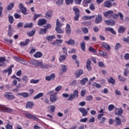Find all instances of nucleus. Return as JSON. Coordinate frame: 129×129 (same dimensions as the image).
<instances>
[{"mask_svg":"<svg viewBox=\"0 0 129 129\" xmlns=\"http://www.w3.org/2000/svg\"><path fill=\"white\" fill-rule=\"evenodd\" d=\"M0 111L7 112L8 113H14V110L12 108L7 107L4 105H0Z\"/></svg>","mask_w":129,"mask_h":129,"instance_id":"nucleus-1","label":"nucleus"},{"mask_svg":"<svg viewBox=\"0 0 129 129\" xmlns=\"http://www.w3.org/2000/svg\"><path fill=\"white\" fill-rule=\"evenodd\" d=\"M74 98H78V90H75L73 94H70L68 100L72 101Z\"/></svg>","mask_w":129,"mask_h":129,"instance_id":"nucleus-2","label":"nucleus"},{"mask_svg":"<svg viewBox=\"0 0 129 129\" xmlns=\"http://www.w3.org/2000/svg\"><path fill=\"white\" fill-rule=\"evenodd\" d=\"M4 97L7 98V99H9V100H14L16 97L14 95L12 94V93L6 92L4 94Z\"/></svg>","mask_w":129,"mask_h":129,"instance_id":"nucleus-3","label":"nucleus"},{"mask_svg":"<svg viewBox=\"0 0 129 129\" xmlns=\"http://www.w3.org/2000/svg\"><path fill=\"white\" fill-rule=\"evenodd\" d=\"M73 11L75 13V17H74L75 21H77L79 19V17H80V14L79 13V9L76 7H74L73 8Z\"/></svg>","mask_w":129,"mask_h":129,"instance_id":"nucleus-4","label":"nucleus"},{"mask_svg":"<svg viewBox=\"0 0 129 129\" xmlns=\"http://www.w3.org/2000/svg\"><path fill=\"white\" fill-rule=\"evenodd\" d=\"M57 93H54L52 95H50V102H56L58 100V97L56 96Z\"/></svg>","mask_w":129,"mask_h":129,"instance_id":"nucleus-5","label":"nucleus"},{"mask_svg":"<svg viewBox=\"0 0 129 129\" xmlns=\"http://www.w3.org/2000/svg\"><path fill=\"white\" fill-rule=\"evenodd\" d=\"M24 115L27 117V118H30V119H34V120H37L38 118L37 117L34 116V115H32L30 113H25Z\"/></svg>","mask_w":129,"mask_h":129,"instance_id":"nucleus-6","label":"nucleus"},{"mask_svg":"<svg viewBox=\"0 0 129 129\" xmlns=\"http://www.w3.org/2000/svg\"><path fill=\"white\" fill-rule=\"evenodd\" d=\"M102 16L101 15L99 14L96 16L95 20V24H100L101 22H102Z\"/></svg>","mask_w":129,"mask_h":129,"instance_id":"nucleus-7","label":"nucleus"},{"mask_svg":"<svg viewBox=\"0 0 129 129\" xmlns=\"http://www.w3.org/2000/svg\"><path fill=\"white\" fill-rule=\"evenodd\" d=\"M12 68H14V64L10 66L8 69L3 71V73H7L8 72V75H11L12 72H13Z\"/></svg>","mask_w":129,"mask_h":129,"instance_id":"nucleus-8","label":"nucleus"},{"mask_svg":"<svg viewBox=\"0 0 129 129\" xmlns=\"http://www.w3.org/2000/svg\"><path fill=\"white\" fill-rule=\"evenodd\" d=\"M52 16H53V11L49 10L46 13L45 17L46 19L50 20L52 18Z\"/></svg>","mask_w":129,"mask_h":129,"instance_id":"nucleus-9","label":"nucleus"},{"mask_svg":"<svg viewBox=\"0 0 129 129\" xmlns=\"http://www.w3.org/2000/svg\"><path fill=\"white\" fill-rule=\"evenodd\" d=\"M78 110L82 113L83 116H86L87 115V113L88 112L86 110V109L84 108H78Z\"/></svg>","mask_w":129,"mask_h":129,"instance_id":"nucleus-10","label":"nucleus"},{"mask_svg":"<svg viewBox=\"0 0 129 129\" xmlns=\"http://www.w3.org/2000/svg\"><path fill=\"white\" fill-rule=\"evenodd\" d=\"M123 113V110L121 107L116 109V111H115V115H121Z\"/></svg>","mask_w":129,"mask_h":129,"instance_id":"nucleus-11","label":"nucleus"},{"mask_svg":"<svg viewBox=\"0 0 129 129\" xmlns=\"http://www.w3.org/2000/svg\"><path fill=\"white\" fill-rule=\"evenodd\" d=\"M30 64L31 65H34V66H39V64H41L40 61L35 60L34 59H31L30 62Z\"/></svg>","mask_w":129,"mask_h":129,"instance_id":"nucleus-12","label":"nucleus"},{"mask_svg":"<svg viewBox=\"0 0 129 129\" xmlns=\"http://www.w3.org/2000/svg\"><path fill=\"white\" fill-rule=\"evenodd\" d=\"M54 79H55V74H51L50 75L45 77L46 81H51V80H54Z\"/></svg>","mask_w":129,"mask_h":129,"instance_id":"nucleus-13","label":"nucleus"},{"mask_svg":"<svg viewBox=\"0 0 129 129\" xmlns=\"http://www.w3.org/2000/svg\"><path fill=\"white\" fill-rule=\"evenodd\" d=\"M66 33L68 35H70L71 34V27L70 26V24L68 23L66 25Z\"/></svg>","mask_w":129,"mask_h":129,"instance_id":"nucleus-14","label":"nucleus"},{"mask_svg":"<svg viewBox=\"0 0 129 129\" xmlns=\"http://www.w3.org/2000/svg\"><path fill=\"white\" fill-rule=\"evenodd\" d=\"M6 57H0V66L3 67L6 66Z\"/></svg>","mask_w":129,"mask_h":129,"instance_id":"nucleus-15","label":"nucleus"},{"mask_svg":"<svg viewBox=\"0 0 129 129\" xmlns=\"http://www.w3.org/2000/svg\"><path fill=\"white\" fill-rule=\"evenodd\" d=\"M34 106V102L32 101H28L27 102L26 105L25 106L26 108H33Z\"/></svg>","mask_w":129,"mask_h":129,"instance_id":"nucleus-16","label":"nucleus"},{"mask_svg":"<svg viewBox=\"0 0 129 129\" xmlns=\"http://www.w3.org/2000/svg\"><path fill=\"white\" fill-rule=\"evenodd\" d=\"M105 23L108 26H114L115 25V21L112 20H105Z\"/></svg>","mask_w":129,"mask_h":129,"instance_id":"nucleus-17","label":"nucleus"},{"mask_svg":"<svg viewBox=\"0 0 129 129\" xmlns=\"http://www.w3.org/2000/svg\"><path fill=\"white\" fill-rule=\"evenodd\" d=\"M126 29L125 28V27H124V26H119L118 29V32L119 34H123V33H124V32H125Z\"/></svg>","mask_w":129,"mask_h":129,"instance_id":"nucleus-18","label":"nucleus"},{"mask_svg":"<svg viewBox=\"0 0 129 129\" xmlns=\"http://www.w3.org/2000/svg\"><path fill=\"white\" fill-rule=\"evenodd\" d=\"M46 23H47V20L46 19H41L38 21V26H43V25H45V24H46Z\"/></svg>","mask_w":129,"mask_h":129,"instance_id":"nucleus-19","label":"nucleus"},{"mask_svg":"<svg viewBox=\"0 0 129 129\" xmlns=\"http://www.w3.org/2000/svg\"><path fill=\"white\" fill-rule=\"evenodd\" d=\"M102 46L106 49V50H109L111 49V47L109 46V44L106 42H102Z\"/></svg>","mask_w":129,"mask_h":129,"instance_id":"nucleus-20","label":"nucleus"},{"mask_svg":"<svg viewBox=\"0 0 129 129\" xmlns=\"http://www.w3.org/2000/svg\"><path fill=\"white\" fill-rule=\"evenodd\" d=\"M17 95L22 96L23 97H24V98H27V97H29V94L27 92H23V93H18L17 94Z\"/></svg>","mask_w":129,"mask_h":129,"instance_id":"nucleus-21","label":"nucleus"},{"mask_svg":"<svg viewBox=\"0 0 129 129\" xmlns=\"http://www.w3.org/2000/svg\"><path fill=\"white\" fill-rule=\"evenodd\" d=\"M90 65H91V61L90 60V59H88L87 60L86 67H87V70H88V71H91V70H92L91 67H90Z\"/></svg>","mask_w":129,"mask_h":129,"instance_id":"nucleus-22","label":"nucleus"},{"mask_svg":"<svg viewBox=\"0 0 129 129\" xmlns=\"http://www.w3.org/2000/svg\"><path fill=\"white\" fill-rule=\"evenodd\" d=\"M39 63H41L39 64V66H40L42 69H48L49 67V64H43V61H40Z\"/></svg>","mask_w":129,"mask_h":129,"instance_id":"nucleus-23","label":"nucleus"},{"mask_svg":"<svg viewBox=\"0 0 129 129\" xmlns=\"http://www.w3.org/2000/svg\"><path fill=\"white\" fill-rule=\"evenodd\" d=\"M43 56V53L40 51L36 52L34 55V58H41Z\"/></svg>","mask_w":129,"mask_h":129,"instance_id":"nucleus-24","label":"nucleus"},{"mask_svg":"<svg viewBox=\"0 0 129 129\" xmlns=\"http://www.w3.org/2000/svg\"><path fill=\"white\" fill-rule=\"evenodd\" d=\"M45 39L47 41L51 42L53 41V39H56V36L55 35L47 36L46 37Z\"/></svg>","mask_w":129,"mask_h":129,"instance_id":"nucleus-25","label":"nucleus"},{"mask_svg":"<svg viewBox=\"0 0 129 129\" xmlns=\"http://www.w3.org/2000/svg\"><path fill=\"white\" fill-rule=\"evenodd\" d=\"M43 96L44 93H39L38 94H37L33 97V99H34L35 100H36V99H39V98H41V97H42Z\"/></svg>","mask_w":129,"mask_h":129,"instance_id":"nucleus-26","label":"nucleus"},{"mask_svg":"<svg viewBox=\"0 0 129 129\" xmlns=\"http://www.w3.org/2000/svg\"><path fill=\"white\" fill-rule=\"evenodd\" d=\"M104 7L105 8H111L112 5H111V2L110 1H106L104 3Z\"/></svg>","mask_w":129,"mask_h":129,"instance_id":"nucleus-27","label":"nucleus"},{"mask_svg":"<svg viewBox=\"0 0 129 129\" xmlns=\"http://www.w3.org/2000/svg\"><path fill=\"white\" fill-rule=\"evenodd\" d=\"M112 14H113V11L110 10L107 12H105L104 13V17H108V16H111V15H112Z\"/></svg>","mask_w":129,"mask_h":129,"instance_id":"nucleus-28","label":"nucleus"},{"mask_svg":"<svg viewBox=\"0 0 129 129\" xmlns=\"http://www.w3.org/2000/svg\"><path fill=\"white\" fill-rule=\"evenodd\" d=\"M105 31H107V32H110L111 33H112V34H113V35L115 34V31H114V29H113V28L111 27L106 28Z\"/></svg>","mask_w":129,"mask_h":129,"instance_id":"nucleus-29","label":"nucleus"},{"mask_svg":"<svg viewBox=\"0 0 129 129\" xmlns=\"http://www.w3.org/2000/svg\"><path fill=\"white\" fill-rule=\"evenodd\" d=\"M83 74V71L82 70H79L76 73V75L77 77L79 78Z\"/></svg>","mask_w":129,"mask_h":129,"instance_id":"nucleus-30","label":"nucleus"},{"mask_svg":"<svg viewBox=\"0 0 129 129\" xmlns=\"http://www.w3.org/2000/svg\"><path fill=\"white\" fill-rule=\"evenodd\" d=\"M99 54L100 56H102L103 57H107V52H104L102 50H100L99 51Z\"/></svg>","mask_w":129,"mask_h":129,"instance_id":"nucleus-31","label":"nucleus"},{"mask_svg":"<svg viewBox=\"0 0 129 129\" xmlns=\"http://www.w3.org/2000/svg\"><path fill=\"white\" fill-rule=\"evenodd\" d=\"M107 81L108 83H110V84L113 85V84H114V82H115V80L114 79H113L112 77H110L107 80Z\"/></svg>","mask_w":129,"mask_h":129,"instance_id":"nucleus-32","label":"nucleus"},{"mask_svg":"<svg viewBox=\"0 0 129 129\" xmlns=\"http://www.w3.org/2000/svg\"><path fill=\"white\" fill-rule=\"evenodd\" d=\"M87 81H88V78H85L81 80V84H82V85H85Z\"/></svg>","mask_w":129,"mask_h":129,"instance_id":"nucleus-33","label":"nucleus"},{"mask_svg":"<svg viewBox=\"0 0 129 129\" xmlns=\"http://www.w3.org/2000/svg\"><path fill=\"white\" fill-rule=\"evenodd\" d=\"M55 31L58 34H63V33H64V31H62V29H61V28H60V27H56Z\"/></svg>","mask_w":129,"mask_h":129,"instance_id":"nucleus-34","label":"nucleus"},{"mask_svg":"<svg viewBox=\"0 0 129 129\" xmlns=\"http://www.w3.org/2000/svg\"><path fill=\"white\" fill-rule=\"evenodd\" d=\"M33 27V23H26L24 25V29H27V28H32Z\"/></svg>","mask_w":129,"mask_h":129,"instance_id":"nucleus-35","label":"nucleus"},{"mask_svg":"<svg viewBox=\"0 0 129 129\" xmlns=\"http://www.w3.org/2000/svg\"><path fill=\"white\" fill-rule=\"evenodd\" d=\"M66 44H68V45H74L75 44V41L73 40V39H70L68 41L66 42Z\"/></svg>","mask_w":129,"mask_h":129,"instance_id":"nucleus-36","label":"nucleus"},{"mask_svg":"<svg viewBox=\"0 0 129 129\" xmlns=\"http://www.w3.org/2000/svg\"><path fill=\"white\" fill-rule=\"evenodd\" d=\"M66 60V56L64 55H61L59 56V61L62 62V61H65Z\"/></svg>","mask_w":129,"mask_h":129,"instance_id":"nucleus-37","label":"nucleus"},{"mask_svg":"<svg viewBox=\"0 0 129 129\" xmlns=\"http://www.w3.org/2000/svg\"><path fill=\"white\" fill-rule=\"evenodd\" d=\"M39 82H40V80L38 79L37 80L31 79L30 80V83H31V84H37L39 83Z\"/></svg>","mask_w":129,"mask_h":129,"instance_id":"nucleus-38","label":"nucleus"},{"mask_svg":"<svg viewBox=\"0 0 129 129\" xmlns=\"http://www.w3.org/2000/svg\"><path fill=\"white\" fill-rule=\"evenodd\" d=\"M22 80L24 81L25 83H28V82H29V78H28V76H24L22 78Z\"/></svg>","mask_w":129,"mask_h":129,"instance_id":"nucleus-39","label":"nucleus"},{"mask_svg":"<svg viewBox=\"0 0 129 129\" xmlns=\"http://www.w3.org/2000/svg\"><path fill=\"white\" fill-rule=\"evenodd\" d=\"M46 32H47V28L41 29L40 30L39 34V35H43V34H46Z\"/></svg>","mask_w":129,"mask_h":129,"instance_id":"nucleus-40","label":"nucleus"},{"mask_svg":"<svg viewBox=\"0 0 129 129\" xmlns=\"http://www.w3.org/2000/svg\"><path fill=\"white\" fill-rule=\"evenodd\" d=\"M56 28H60L62 26V23H60V21L59 20V19H56Z\"/></svg>","mask_w":129,"mask_h":129,"instance_id":"nucleus-41","label":"nucleus"},{"mask_svg":"<svg viewBox=\"0 0 129 129\" xmlns=\"http://www.w3.org/2000/svg\"><path fill=\"white\" fill-rule=\"evenodd\" d=\"M14 6H15V4L14 3H11L7 7L8 11H11L14 8Z\"/></svg>","mask_w":129,"mask_h":129,"instance_id":"nucleus-42","label":"nucleus"},{"mask_svg":"<svg viewBox=\"0 0 129 129\" xmlns=\"http://www.w3.org/2000/svg\"><path fill=\"white\" fill-rule=\"evenodd\" d=\"M8 19L10 24H13L14 23V17H13V16L9 15Z\"/></svg>","mask_w":129,"mask_h":129,"instance_id":"nucleus-43","label":"nucleus"},{"mask_svg":"<svg viewBox=\"0 0 129 129\" xmlns=\"http://www.w3.org/2000/svg\"><path fill=\"white\" fill-rule=\"evenodd\" d=\"M61 71H63V72H66L67 70V67L65 64H62L61 66Z\"/></svg>","mask_w":129,"mask_h":129,"instance_id":"nucleus-44","label":"nucleus"},{"mask_svg":"<svg viewBox=\"0 0 129 129\" xmlns=\"http://www.w3.org/2000/svg\"><path fill=\"white\" fill-rule=\"evenodd\" d=\"M63 3H64V0H58L56 2V5L57 6H62V5H63Z\"/></svg>","mask_w":129,"mask_h":129,"instance_id":"nucleus-45","label":"nucleus"},{"mask_svg":"<svg viewBox=\"0 0 129 129\" xmlns=\"http://www.w3.org/2000/svg\"><path fill=\"white\" fill-rule=\"evenodd\" d=\"M89 52H92V53H97V51H96L94 48L91 46L89 48Z\"/></svg>","mask_w":129,"mask_h":129,"instance_id":"nucleus-46","label":"nucleus"},{"mask_svg":"<svg viewBox=\"0 0 129 129\" xmlns=\"http://www.w3.org/2000/svg\"><path fill=\"white\" fill-rule=\"evenodd\" d=\"M115 119L117 124H118V125L121 124V121H120V119H119V117H116L115 118Z\"/></svg>","mask_w":129,"mask_h":129,"instance_id":"nucleus-47","label":"nucleus"},{"mask_svg":"<svg viewBox=\"0 0 129 129\" xmlns=\"http://www.w3.org/2000/svg\"><path fill=\"white\" fill-rule=\"evenodd\" d=\"M35 30H32L31 31H30L29 33H27L28 36H29V37H32V36H34V35H35Z\"/></svg>","mask_w":129,"mask_h":129,"instance_id":"nucleus-48","label":"nucleus"},{"mask_svg":"<svg viewBox=\"0 0 129 129\" xmlns=\"http://www.w3.org/2000/svg\"><path fill=\"white\" fill-rule=\"evenodd\" d=\"M81 48L82 51H85V43L84 42L81 43Z\"/></svg>","mask_w":129,"mask_h":129,"instance_id":"nucleus-49","label":"nucleus"},{"mask_svg":"<svg viewBox=\"0 0 129 129\" xmlns=\"http://www.w3.org/2000/svg\"><path fill=\"white\" fill-rule=\"evenodd\" d=\"M121 47V45L119 43H117L115 47V50H118L119 49H120Z\"/></svg>","mask_w":129,"mask_h":129,"instance_id":"nucleus-50","label":"nucleus"},{"mask_svg":"<svg viewBox=\"0 0 129 129\" xmlns=\"http://www.w3.org/2000/svg\"><path fill=\"white\" fill-rule=\"evenodd\" d=\"M21 11L23 15H25V16H27V9H26V8L24 7L21 9Z\"/></svg>","mask_w":129,"mask_h":129,"instance_id":"nucleus-51","label":"nucleus"},{"mask_svg":"<svg viewBox=\"0 0 129 129\" xmlns=\"http://www.w3.org/2000/svg\"><path fill=\"white\" fill-rule=\"evenodd\" d=\"M114 107H115L114 105L111 104L108 106V110H109V111H111V110H112V109H113V108H114Z\"/></svg>","mask_w":129,"mask_h":129,"instance_id":"nucleus-52","label":"nucleus"},{"mask_svg":"<svg viewBox=\"0 0 129 129\" xmlns=\"http://www.w3.org/2000/svg\"><path fill=\"white\" fill-rule=\"evenodd\" d=\"M93 86H95L97 88H100L101 87V85H100V84H98L96 82L93 83Z\"/></svg>","mask_w":129,"mask_h":129,"instance_id":"nucleus-53","label":"nucleus"},{"mask_svg":"<svg viewBox=\"0 0 129 129\" xmlns=\"http://www.w3.org/2000/svg\"><path fill=\"white\" fill-rule=\"evenodd\" d=\"M57 45L58 46H60L61 44L63 43V41L62 40L56 39V40Z\"/></svg>","mask_w":129,"mask_h":129,"instance_id":"nucleus-54","label":"nucleus"},{"mask_svg":"<svg viewBox=\"0 0 129 129\" xmlns=\"http://www.w3.org/2000/svg\"><path fill=\"white\" fill-rule=\"evenodd\" d=\"M90 10H91V11H93V10L95 9V6L94 5V4H91L89 6Z\"/></svg>","mask_w":129,"mask_h":129,"instance_id":"nucleus-55","label":"nucleus"},{"mask_svg":"<svg viewBox=\"0 0 129 129\" xmlns=\"http://www.w3.org/2000/svg\"><path fill=\"white\" fill-rule=\"evenodd\" d=\"M93 98V97H92V95H90V96H88L87 97H86V100H87V101H91Z\"/></svg>","mask_w":129,"mask_h":129,"instance_id":"nucleus-56","label":"nucleus"},{"mask_svg":"<svg viewBox=\"0 0 129 129\" xmlns=\"http://www.w3.org/2000/svg\"><path fill=\"white\" fill-rule=\"evenodd\" d=\"M115 93L116 95H118L119 96H120V95H121V92L118 90H115Z\"/></svg>","mask_w":129,"mask_h":129,"instance_id":"nucleus-57","label":"nucleus"},{"mask_svg":"<svg viewBox=\"0 0 129 129\" xmlns=\"http://www.w3.org/2000/svg\"><path fill=\"white\" fill-rule=\"evenodd\" d=\"M82 32L84 33V34H87V33H88V29L87 28H83Z\"/></svg>","mask_w":129,"mask_h":129,"instance_id":"nucleus-58","label":"nucleus"},{"mask_svg":"<svg viewBox=\"0 0 129 129\" xmlns=\"http://www.w3.org/2000/svg\"><path fill=\"white\" fill-rule=\"evenodd\" d=\"M118 78L120 81H124L125 80V78L121 77V75H119Z\"/></svg>","mask_w":129,"mask_h":129,"instance_id":"nucleus-59","label":"nucleus"},{"mask_svg":"<svg viewBox=\"0 0 129 129\" xmlns=\"http://www.w3.org/2000/svg\"><path fill=\"white\" fill-rule=\"evenodd\" d=\"M88 119V117H86V118H82L80 120V121L81 122H86V121H87Z\"/></svg>","mask_w":129,"mask_h":129,"instance_id":"nucleus-60","label":"nucleus"},{"mask_svg":"<svg viewBox=\"0 0 129 129\" xmlns=\"http://www.w3.org/2000/svg\"><path fill=\"white\" fill-rule=\"evenodd\" d=\"M66 3L68 6L69 5H70V4H73V0H66Z\"/></svg>","mask_w":129,"mask_h":129,"instance_id":"nucleus-61","label":"nucleus"},{"mask_svg":"<svg viewBox=\"0 0 129 129\" xmlns=\"http://www.w3.org/2000/svg\"><path fill=\"white\" fill-rule=\"evenodd\" d=\"M123 41L129 44V36H128L127 38H123Z\"/></svg>","mask_w":129,"mask_h":129,"instance_id":"nucleus-62","label":"nucleus"},{"mask_svg":"<svg viewBox=\"0 0 129 129\" xmlns=\"http://www.w3.org/2000/svg\"><path fill=\"white\" fill-rule=\"evenodd\" d=\"M124 58L125 60H128L129 59V53H125L124 55Z\"/></svg>","mask_w":129,"mask_h":129,"instance_id":"nucleus-63","label":"nucleus"},{"mask_svg":"<svg viewBox=\"0 0 129 129\" xmlns=\"http://www.w3.org/2000/svg\"><path fill=\"white\" fill-rule=\"evenodd\" d=\"M6 129H13V126L10 124H7L6 125Z\"/></svg>","mask_w":129,"mask_h":129,"instance_id":"nucleus-64","label":"nucleus"}]
</instances>
